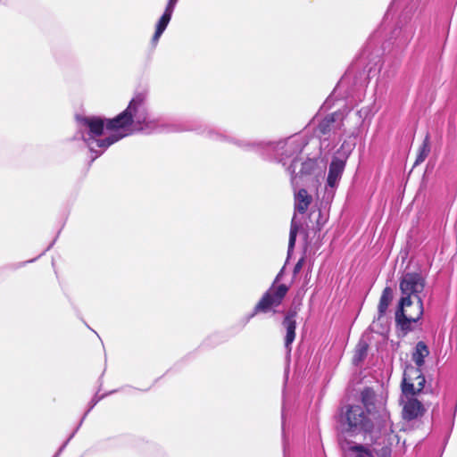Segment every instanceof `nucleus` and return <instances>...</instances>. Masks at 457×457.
Segmentation results:
<instances>
[{
    "mask_svg": "<svg viewBox=\"0 0 457 457\" xmlns=\"http://www.w3.org/2000/svg\"><path fill=\"white\" fill-rule=\"evenodd\" d=\"M78 132L73 139H81L89 148L92 161L100 156L110 145L125 137L135 133L150 135L154 133L197 130L209 138L207 125L198 128H177L165 116L152 112L148 104L146 91L137 92L129 101L127 108L113 119L97 116H77Z\"/></svg>",
    "mask_w": 457,
    "mask_h": 457,
    "instance_id": "f257e3e1",
    "label": "nucleus"
},
{
    "mask_svg": "<svg viewBox=\"0 0 457 457\" xmlns=\"http://www.w3.org/2000/svg\"><path fill=\"white\" fill-rule=\"evenodd\" d=\"M209 139L213 141L229 142L245 151H253L262 155L274 154L275 159L283 166H287V170L291 175L292 185L297 184V175H295V168L300 162L299 155L307 145V140L303 136H294L279 142L248 141L235 138L218 129H207Z\"/></svg>",
    "mask_w": 457,
    "mask_h": 457,
    "instance_id": "f03ea898",
    "label": "nucleus"
},
{
    "mask_svg": "<svg viewBox=\"0 0 457 457\" xmlns=\"http://www.w3.org/2000/svg\"><path fill=\"white\" fill-rule=\"evenodd\" d=\"M425 278L418 272L404 273L400 280L403 295L395 320L403 330H411V323H416L423 314V300L420 294L424 290Z\"/></svg>",
    "mask_w": 457,
    "mask_h": 457,
    "instance_id": "7ed1b4c3",
    "label": "nucleus"
},
{
    "mask_svg": "<svg viewBox=\"0 0 457 457\" xmlns=\"http://www.w3.org/2000/svg\"><path fill=\"white\" fill-rule=\"evenodd\" d=\"M416 25L410 16V11H404L395 27L390 30L388 38L383 44L384 51L392 46L397 51L403 50L410 43L415 33Z\"/></svg>",
    "mask_w": 457,
    "mask_h": 457,
    "instance_id": "20e7f679",
    "label": "nucleus"
},
{
    "mask_svg": "<svg viewBox=\"0 0 457 457\" xmlns=\"http://www.w3.org/2000/svg\"><path fill=\"white\" fill-rule=\"evenodd\" d=\"M282 270L277 275L272 285L263 294L260 301L254 306L253 312L248 315L247 320L253 318L258 313H267L275 312V308L278 307L285 296L287 295L289 287L285 284H278L281 278Z\"/></svg>",
    "mask_w": 457,
    "mask_h": 457,
    "instance_id": "39448f33",
    "label": "nucleus"
},
{
    "mask_svg": "<svg viewBox=\"0 0 457 457\" xmlns=\"http://www.w3.org/2000/svg\"><path fill=\"white\" fill-rule=\"evenodd\" d=\"M349 112L350 110L347 108L338 110L327 115L320 121L314 133L320 139L321 145L328 140L331 139L333 142H336L339 139L345 132L344 120Z\"/></svg>",
    "mask_w": 457,
    "mask_h": 457,
    "instance_id": "423d86ee",
    "label": "nucleus"
},
{
    "mask_svg": "<svg viewBox=\"0 0 457 457\" xmlns=\"http://www.w3.org/2000/svg\"><path fill=\"white\" fill-rule=\"evenodd\" d=\"M345 165L346 163L344 162V161L332 157L328 166L325 191L321 201V204L324 205V208L329 205L333 201L337 188L345 169Z\"/></svg>",
    "mask_w": 457,
    "mask_h": 457,
    "instance_id": "0eeeda50",
    "label": "nucleus"
},
{
    "mask_svg": "<svg viewBox=\"0 0 457 457\" xmlns=\"http://www.w3.org/2000/svg\"><path fill=\"white\" fill-rule=\"evenodd\" d=\"M426 383L421 368H415L412 365L406 366L402 382L403 394L409 397L420 394Z\"/></svg>",
    "mask_w": 457,
    "mask_h": 457,
    "instance_id": "6e6552de",
    "label": "nucleus"
},
{
    "mask_svg": "<svg viewBox=\"0 0 457 457\" xmlns=\"http://www.w3.org/2000/svg\"><path fill=\"white\" fill-rule=\"evenodd\" d=\"M345 418L348 430L353 433L370 432L373 428L372 422L360 405H351L345 413Z\"/></svg>",
    "mask_w": 457,
    "mask_h": 457,
    "instance_id": "1a4fd4ad",
    "label": "nucleus"
},
{
    "mask_svg": "<svg viewBox=\"0 0 457 457\" xmlns=\"http://www.w3.org/2000/svg\"><path fill=\"white\" fill-rule=\"evenodd\" d=\"M296 314L297 312L295 310L288 311L282 322V325L286 329L285 348L288 354L292 351V344L295 338Z\"/></svg>",
    "mask_w": 457,
    "mask_h": 457,
    "instance_id": "9d476101",
    "label": "nucleus"
},
{
    "mask_svg": "<svg viewBox=\"0 0 457 457\" xmlns=\"http://www.w3.org/2000/svg\"><path fill=\"white\" fill-rule=\"evenodd\" d=\"M425 412L423 404L417 399L409 398L403 406V417L408 420H412Z\"/></svg>",
    "mask_w": 457,
    "mask_h": 457,
    "instance_id": "9b49d317",
    "label": "nucleus"
},
{
    "mask_svg": "<svg viewBox=\"0 0 457 457\" xmlns=\"http://www.w3.org/2000/svg\"><path fill=\"white\" fill-rule=\"evenodd\" d=\"M173 12H174V9H172L169 6H166L164 12L162 13V15L161 16V18L159 19V21L156 24L155 32L152 37L153 45L155 46L158 43L161 36L165 31L167 26L169 25V23L170 21Z\"/></svg>",
    "mask_w": 457,
    "mask_h": 457,
    "instance_id": "f8f14e48",
    "label": "nucleus"
},
{
    "mask_svg": "<svg viewBox=\"0 0 457 457\" xmlns=\"http://www.w3.org/2000/svg\"><path fill=\"white\" fill-rule=\"evenodd\" d=\"M298 166H300V170L298 172H295V175H297V184L292 185L294 187H296L300 185L301 180L303 177L310 176L313 174L314 170L317 169L318 162L315 159H307L304 162H298ZM297 167L295 168V170Z\"/></svg>",
    "mask_w": 457,
    "mask_h": 457,
    "instance_id": "ddd939ff",
    "label": "nucleus"
},
{
    "mask_svg": "<svg viewBox=\"0 0 457 457\" xmlns=\"http://www.w3.org/2000/svg\"><path fill=\"white\" fill-rule=\"evenodd\" d=\"M312 202V196L308 194L307 190L301 188L295 195V210L301 214H303Z\"/></svg>",
    "mask_w": 457,
    "mask_h": 457,
    "instance_id": "4468645a",
    "label": "nucleus"
},
{
    "mask_svg": "<svg viewBox=\"0 0 457 457\" xmlns=\"http://www.w3.org/2000/svg\"><path fill=\"white\" fill-rule=\"evenodd\" d=\"M428 354L429 349L428 345L423 341L418 342L411 354V359L416 364L415 368H421L425 363V358Z\"/></svg>",
    "mask_w": 457,
    "mask_h": 457,
    "instance_id": "2eb2a0df",
    "label": "nucleus"
},
{
    "mask_svg": "<svg viewBox=\"0 0 457 457\" xmlns=\"http://www.w3.org/2000/svg\"><path fill=\"white\" fill-rule=\"evenodd\" d=\"M354 136V132H352L348 138L351 139L352 137ZM355 147V141L354 140H344L342 143L340 148L337 151L336 154L333 156L335 159H339L341 161H344V162L346 163V161L348 157L350 156L351 153Z\"/></svg>",
    "mask_w": 457,
    "mask_h": 457,
    "instance_id": "dca6fc26",
    "label": "nucleus"
},
{
    "mask_svg": "<svg viewBox=\"0 0 457 457\" xmlns=\"http://www.w3.org/2000/svg\"><path fill=\"white\" fill-rule=\"evenodd\" d=\"M309 221L312 224V229L315 232L320 231L324 224L328 221V214L322 212L319 208L312 210L309 214Z\"/></svg>",
    "mask_w": 457,
    "mask_h": 457,
    "instance_id": "f3484780",
    "label": "nucleus"
},
{
    "mask_svg": "<svg viewBox=\"0 0 457 457\" xmlns=\"http://www.w3.org/2000/svg\"><path fill=\"white\" fill-rule=\"evenodd\" d=\"M347 453L349 457H375L370 447L356 443L349 444Z\"/></svg>",
    "mask_w": 457,
    "mask_h": 457,
    "instance_id": "a211bd4d",
    "label": "nucleus"
},
{
    "mask_svg": "<svg viewBox=\"0 0 457 457\" xmlns=\"http://www.w3.org/2000/svg\"><path fill=\"white\" fill-rule=\"evenodd\" d=\"M392 299H393V290L389 287H386L383 290L382 295L379 299V303H378V316L379 317H382L386 313Z\"/></svg>",
    "mask_w": 457,
    "mask_h": 457,
    "instance_id": "6ab92c4d",
    "label": "nucleus"
},
{
    "mask_svg": "<svg viewBox=\"0 0 457 457\" xmlns=\"http://www.w3.org/2000/svg\"><path fill=\"white\" fill-rule=\"evenodd\" d=\"M361 402L364 404L367 411L371 413L374 410L376 395L373 389L370 387H366L361 391Z\"/></svg>",
    "mask_w": 457,
    "mask_h": 457,
    "instance_id": "aec40b11",
    "label": "nucleus"
},
{
    "mask_svg": "<svg viewBox=\"0 0 457 457\" xmlns=\"http://www.w3.org/2000/svg\"><path fill=\"white\" fill-rule=\"evenodd\" d=\"M301 226V223L296 220L295 215H294L292 221H291V227H290V233H289V241H288V255L291 253V252L294 249L297 232L299 230V228Z\"/></svg>",
    "mask_w": 457,
    "mask_h": 457,
    "instance_id": "412c9836",
    "label": "nucleus"
},
{
    "mask_svg": "<svg viewBox=\"0 0 457 457\" xmlns=\"http://www.w3.org/2000/svg\"><path fill=\"white\" fill-rule=\"evenodd\" d=\"M381 419V425H379V432L387 435L393 432L392 422L389 418V413L383 409L381 413L379 414Z\"/></svg>",
    "mask_w": 457,
    "mask_h": 457,
    "instance_id": "4be33fe9",
    "label": "nucleus"
},
{
    "mask_svg": "<svg viewBox=\"0 0 457 457\" xmlns=\"http://www.w3.org/2000/svg\"><path fill=\"white\" fill-rule=\"evenodd\" d=\"M430 152V145H429V136L427 135L424 138V141L422 145H420L419 149V154L416 158L414 165H419L420 163L423 162L425 159L428 157V154Z\"/></svg>",
    "mask_w": 457,
    "mask_h": 457,
    "instance_id": "5701e85b",
    "label": "nucleus"
},
{
    "mask_svg": "<svg viewBox=\"0 0 457 457\" xmlns=\"http://www.w3.org/2000/svg\"><path fill=\"white\" fill-rule=\"evenodd\" d=\"M352 75H353V68L349 69L345 74L344 75V77L341 79V80L338 82L337 84V90H342L344 89L345 87H346L350 82V79L352 78Z\"/></svg>",
    "mask_w": 457,
    "mask_h": 457,
    "instance_id": "b1692460",
    "label": "nucleus"
},
{
    "mask_svg": "<svg viewBox=\"0 0 457 457\" xmlns=\"http://www.w3.org/2000/svg\"><path fill=\"white\" fill-rule=\"evenodd\" d=\"M104 397V395L102 396H97V395H95L92 400L90 401L89 403V408L87 409V411L85 412L84 416L82 417L80 422L79 423L78 427L76 428L75 429V432H77L79 428V427L81 426L83 420H85L86 416L88 414V412L96 405V403Z\"/></svg>",
    "mask_w": 457,
    "mask_h": 457,
    "instance_id": "393cba45",
    "label": "nucleus"
},
{
    "mask_svg": "<svg viewBox=\"0 0 457 457\" xmlns=\"http://www.w3.org/2000/svg\"><path fill=\"white\" fill-rule=\"evenodd\" d=\"M367 348L365 346L361 347L357 350L354 359L361 360L366 354Z\"/></svg>",
    "mask_w": 457,
    "mask_h": 457,
    "instance_id": "a878e982",
    "label": "nucleus"
},
{
    "mask_svg": "<svg viewBox=\"0 0 457 457\" xmlns=\"http://www.w3.org/2000/svg\"><path fill=\"white\" fill-rule=\"evenodd\" d=\"M303 262H304V259L303 258H301L297 262L296 264L295 265L294 267V273L295 274H297L301 269L303 268Z\"/></svg>",
    "mask_w": 457,
    "mask_h": 457,
    "instance_id": "bb28decb",
    "label": "nucleus"
},
{
    "mask_svg": "<svg viewBox=\"0 0 457 457\" xmlns=\"http://www.w3.org/2000/svg\"><path fill=\"white\" fill-rule=\"evenodd\" d=\"M379 31H376L372 36L370 38V42L368 43V46H367V48H369L370 46V45L372 44V42L379 36ZM368 49H365V52H367Z\"/></svg>",
    "mask_w": 457,
    "mask_h": 457,
    "instance_id": "cd10ccee",
    "label": "nucleus"
},
{
    "mask_svg": "<svg viewBox=\"0 0 457 457\" xmlns=\"http://www.w3.org/2000/svg\"><path fill=\"white\" fill-rule=\"evenodd\" d=\"M75 431L70 436V437L68 438V440L63 444V445L59 449L58 453L54 456V457H58L59 453L64 449V447L66 446V445L68 444V442L75 435Z\"/></svg>",
    "mask_w": 457,
    "mask_h": 457,
    "instance_id": "c85d7f7f",
    "label": "nucleus"
},
{
    "mask_svg": "<svg viewBox=\"0 0 457 457\" xmlns=\"http://www.w3.org/2000/svg\"><path fill=\"white\" fill-rule=\"evenodd\" d=\"M75 431L70 436V437L68 438V440L63 444V445L59 449L58 453L54 456V457H58L59 453L64 449V447L66 446V445L68 444V442L75 435Z\"/></svg>",
    "mask_w": 457,
    "mask_h": 457,
    "instance_id": "c756f323",
    "label": "nucleus"
},
{
    "mask_svg": "<svg viewBox=\"0 0 457 457\" xmlns=\"http://www.w3.org/2000/svg\"><path fill=\"white\" fill-rule=\"evenodd\" d=\"M178 1L179 0H168V4H167L166 6H169L170 8H172V9H175Z\"/></svg>",
    "mask_w": 457,
    "mask_h": 457,
    "instance_id": "7c9ffc66",
    "label": "nucleus"
},
{
    "mask_svg": "<svg viewBox=\"0 0 457 457\" xmlns=\"http://www.w3.org/2000/svg\"><path fill=\"white\" fill-rule=\"evenodd\" d=\"M388 16H389V12H386V17H385V20H384L383 25H385L386 21L388 19Z\"/></svg>",
    "mask_w": 457,
    "mask_h": 457,
    "instance_id": "2f4dec72",
    "label": "nucleus"
},
{
    "mask_svg": "<svg viewBox=\"0 0 457 457\" xmlns=\"http://www.w3.org/2000/svg\"><path fill=\"white\" fill-rule=\"evenodd\" d=\"M284 427H285V424H284V413L282 412V429L284 430Z\"/></svg>",
    "mask_w": 457,
    "mask_h": 457,
    "instance_id": "473e14b6",
    "label": "nucleus"
},
{
    "mask_svg": "<svg viewBox=\"0 0 457 457\" xmlns=\"http://www.w3.org/2000/svg\"><path fill=\"white\" fill-rule=\"evenodd\" d=\"M36 259H32L30 261H28L27 262H33Z\"/></svg>",
    "mask_w": 457,
    "mask_h": 457,
    "instance_id": "72a5a7b5",
    "label": "nucleus"
},
{
    "mask_svg": "<svg viewBox=\"0 0 457 457\" xmlns=\"http://www.w3.org/2000/svg\"><path fill=\"white\" fill-rule=\"evenodd\" d=\"M399 0H395L393 4H395Z\"/></svg>",
    "mask_w": 457,
    "mask_h": 457,
    "instance_id": "f704fd0d",
    "label": "nucleus"
}]
</instances>
